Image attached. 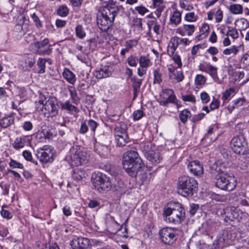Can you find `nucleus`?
<instances>
[{"label":"nucleus","instance_id":"obj_1","mask_svg":"<svg viewBox=\"0 0 249 249\" xmlns=\"http://www.w3.org/2000/svg\"><path fill=\"white\" fill-rule=\"evenodd\" d=\"M122 164L129 176L134 178L142 175V169L144 167L142 159L135 150L128 151L124 154Z\"/></svg>","mask_w":249,"mask_h":249},{"label":"nucleus","instance_id":"obj_2","mask_svg":"<svg viewBox=\"0 0 249 249\" xmlns=\"http://www.w3.org/2000/svg\"><path fill=\"white\" fill-rule=\"evenodd\" d=\"M163 212L164 220L167 222L178 225L185 218V210L178 202H170Z\"/></svg>","mask_w":249,"mask_h":249},{"label":"nucleus","instance_id":"obj_3","mask_svg":"<svg viewBox=\"0 0 249 249\" xmlns=\"http://www.w3.org/2000/svg\"><path fill=\"white\" fill-rule=\"evenodd\" d=\"M215 170L218 173L215 183L216 187L229 192L231 191L235 188L237 182L233 173L223 171L220 167H217Z\"/></svg>","mask_w":249,"mask_h":249},{"label":"nucleus","instance_id":"obj_4","mask_svg":"<svg viewBox=\"0 0 249 249\" xmlns=\"http://www.w3.org/2000/svg\"><path fill=\"white\" fill-rule=\"evenodd\" d=\"M237 234L235 229L227 228L221 231L213 241L212 249H223L231 245L236 239Z\"/></svg>","mask_w":249,"mask_h":249},{"label":"nucleus","instance_id":"obj_5","mask_svg":"<svg viewBox=\"0 0 249 249\" xmlns=\"http://www.w3.org/2000/svg\"><path fill=\"white\" fill-rule=\"evenodd\" d=\"M197 185V182L194 178L182 176L178 179V193L183 196H191L196 192Z\"/></svg>","mask_w":249,"mask_h":249},{"label":"nucleus","instance_id":"obj_6","mask_svg":"<svg viewBox=\"0 0 249 249\" xmlns=\"http://www.w3.org/2000/svg\"><path fill=\"white\" fill-rule=\"evenodd\" d=\"M91 181L95 189L100 193H106L111 188V181L110 178L102 173L92 174Z\"/></svg>","mask_w":249,"mask_h":249},{"label":"nucleus","instance_id":"obj_7","mask_svg":"<svg viewBox=\"0 0 249 249\" xmlns=\"http://www.w3.org/2000/svg\"><path fill=\"white\" fill-rule=\"evenodd\" d=\"M231 148L237 154L249 158V148L247 142L243 135L233 137L231 141Z\"/></svg>","mask_w":249,"mask_h":249},{"label":"nucleus","instance_id":"obj_8","mask_svg":"<svg viewBox=\"0 0 249 249\" xmlns=\"http://www.w3.org/2000/svg\"><path fill=\"white\" fill-rule=\"evenodd\" d=\"M160 239L166 245L174 244L178 237V229L175 228L165 227L159 232Z\"/></svg>","mask_w":249,"mask_h":249},{"label":"nucleus","instance_id":"obj_9","mask_svg":"<svg viewBox=\"0 0 249 249\" xmlns=\"http://www.w3.org/2000/svg\"><path fill=\"white\" fill-rule=\"evenodd\" d=\"M126 130L127 125L123 122L115 127L114 134L118 146H124L129 142V138Z\"/></svg>","mask_w":249,"mask_h":249},{"label":"nucleus","instance_id":"obj_10","mask_svg":"<svg viewBox=\"0 0 249 249\" xmlns=\"http://www.w3.org/2000/svg\"><path fill=\"white\" fill-rule=\"evenodd\" d=\"M141 149L146 159L153 165H156L162 160L160 153L158 151L151 149L148 144H143L141 145Z\"/></svg>","mask_w":249,"mask_h":249},{"label":"nucleus","instance_id":"obj_11","mask_svg":"<svg viewBox=\"0 0 249 249\" xmlns=\"http://www.w3.org/2000/svg\"><path fill=\"white\" fill-rule=\"evenodd\" d=\"M34 46L35 53L39 55H49L52 52L51 45L49 44L48 38H45L43 40L36 41L33 44Z\"/></svg>","mask_w":249,"mask_h":249},{"label":"nucleus","instance_id":"obj_12","mask_svg":"<svg viewBox=\"0 0 249 249\" xmlns=\"http://www.w3.org/2000/svg\"><path fill=\"white\" fill-rule=\"evenodd\" d=\"M97 24L102 32H106L113 25V22L111 21L107 13H102L101 15L97 17Z\"/></svg>","mask_w":249,"mask_h":249},{"label":"nucleus","instance_id":"obj_13","mask_svg":"<svg viewBox=\"0 0 249 249\" xmlns=\"http://www.w3.org/2000/svg\"><path fill=\"white\" fill-rule=\"evenodd\" d=\"M71 245L73 249H88L91 243L89 238L79 237L72 239Z\"/></svg>","mask_w":249,"mask_h":249},{"label":"nucleus","instance_id":"obj_14","mask_svg":"<svg viewBox=\"0 0 249 249\" xmlns=\"http://www.w3.org/2000/svg\"><path fill=\"white\" fill-rule=\"evenodd\" d=\"M71 158L72 166H78L86 163L87 161L86 153L81 151H75Z\"/></svg>","mask_w":249,"mask_h":249},{"label":"nucleus","instance_id":"obj_15","mask_svg":"<svg viewBox=\"0 0 249 249\" xmlns=\"http://www.w3.org/2000/svg\"><path fill=\"white\" fill-rule=\"evenodd\" d=\"M44 147L42 149L41 152H38L36 156L41 162L45 163H51L54 160V154L50 148L47 149Z\"/></svg>","mask_w":249,"mask_h":249},{"label":"nucleus","instance_id":"obj_16","mask_svg":"<svg viewBox=\"0 0 249 249\" xmlns=\"http://www.w3.org/2000/svg\"><path fill=\"white\" fill-rule=\"evenodd\" d=\"M111 190L115 192L116 195H122L125 193L127 191L126 185L123 180L117 178L115 179V182L111 183Z\"/></svg>","mask_w":249,"mask_h":249},{"label":"nucleus","instance_id":"obj_17","mask_svg":"<svg viewBox=\"0 0 249 249\" xmlns=\"http://www.w3.org/2000/svg\"><path fill=\"white\" fill-rule=\"evenodd\" d=\"M198 69L200 71L209 73L213 79L217 77V68L212 66L209 63H200L198 66Z\"/></svg>","mask_w":249,"mask_h":249},{"label":"nucleus","instance_id":"obj_18","mask_svg":"<svg viewBox=\"0 0 249 249\" xmlns=\"http://www.w3.org/2000/svg\"><path fill=\"white\" fill-rule=\"evenodd\" d=\"M223 211L224 221L226 222L233 221L235 219H238L239 216L238 210L234 207L227 208Z\"/></svg>","mask_w":249,"mask_h":249},{"label":"nucleus","instance_id":"obj_19","mask_svg":"<svg viewBox=\"0 0 249 249\" xmlns=\"http://www.w3.org/2000/svg\"><path fill=\"white\" fill-rule=\"evenodd\" d=\"M188 168L191 173L195 176H200L203 173L202 165L198 160H193L189 162Z\"/></svg>","mask_w":249,"mask_h":249},{"label":"nucleus","instance_id":"obj_20","mask_svg":"<svg viewBox=\"0 0 249 249\" xmlns=\"http://www.w3.org/2000/svg\"><path fill=\"white\" fill-rule=\"evenodd\" d=\"M109 69L110 67L108 66H102L99 70L95 71L94 75L98 79L107 77L111 74Z\"/></svg>","mask_w":249,"mask_h":249},{"label":"nucleus","instance_id":"obj_21","mask_svg":"<svg viewBox=\"0 0 249 249\" xmlns=\"http://www.w3.org/2000/svg\"><path fill=\"white\" fill-rule=\"evenodd\" d=\"M30 140L27 138V137L23 136L22 137L17 138L13 143V147L16 149H19L23 148L26 142H30Z\"/></svg>","mask_w":249,"mask_h":249},{"label":"nucleus","instance_id":"obj_22","mask_svg":"<svg viewBox=\"0 0 249 249\" xmlns=\"http://www.w3.org/2000/svg\"><path fill=\"white\" fill-rule=\"evenodd\" d=\"M63 77L71 84L73 85L76 82L75 74L69 69L65 68L63 72Z\"/></svg>","mask_w":249,"mask_h":249},{"label":"nucleus","instance_id":"obj_23","mask_svg":"<svg viewBox=\"0 0 249 249\" xmlns=\"http://www.w3.org/2000/svg\"><path fill=\"white\" fill-rule=\"evenodd\" d=\"M60 106L62 109L66 110L71 114L78 112V108L72 105L69 101L60 103Z\"/></svg>","mask_w":249,"mask_h":249},{"label":"nucleus","instance_id":"obj_24","mask_svg":"<svg viewBox=\"0 0 249 249\" xmlns=\"http://www.w3.org/2000/svg\"><path fill=\"white\" fill-rule=\"evenodd\" d=\"M14 122L15 118L13 116H7L0 120V126L3 128H6L14 124Z\"/></svg>","mask_w":249,"mask_h":249},{"label":"nucleus","instance_id":"obj_25","mask_svg":"<svg viewBox=\"0 0 249 249\" xmlns=\"http://www.w3.org/2000/svg\"><path fill=\"white\" fill-rule=\"evenodd\" d=\"M161 101L160 102V105H163L165 107H167L169 103H173L177 104L176 101H177V98L175 94L170 95L167 97L164 96H161Z\"/></svg>","mask_w":249,"mask_h":249},{"label":"nucleus","instance_id":"obj_26","mask_svg":"<svg viewBox=\"0 0 249 249\" xmlns=\"http://www.w3.org/2000/svg\"><path fill=\"white\" fill-rule=\"evenodd\" d=\"M85 172L80 169H75L72 171L71 177L72 178L77 181H80L85 177Z\"/></svg>","mask_w":249,"mask_h":249},{"label":"nucleus","instance_id":"obj_27","mask_svg":"<svg viewBox=\"0 0 249 249\" xmlns=\"http://www.w3.org/2000/svg\"><path fill=\"white\" fill-rule=\"evenodd\" d=\"M47 61H50V58H39L37 62V65L39 68L38 73L39 74H42L45 72L46 63Z\"/></svg>","mask_w":249,"mask_h":249},{"label":"nucleus","instance_id":"obj_28","mask_svg":"<svg viewBox=\"0 0 249 249\" xmlns=\"http://www.w3.org/2000/svg\"><path fill=\"white\" fill-rule=\"evenodd\" d=\"M56 101V98L51 97L49 99L48 101L46 102L44 105H43V108L50 114L51 116V108L52 106H54V102Z\"/></svg>","mask_w":249,"mask_h":249},{"label":"nucleus","instance_id":"obj_29","mask_svg":"<svg viewBox=\"0 0 249 249\" xmlns=\"http://www.w3.org/2000/svg\"><path fill=\"white\" fill-rule=\"evenodd\" d=\"M131 81L132 82L133 90L140 91L142 79H138L136 76H134L131 78Z\"/></svg>","mask_w":249,"mask_h":249},{"label":"nucleus","instance_id":"obj_30","mask_svg":"<svg viewBox=\"0 0 249 249\" xmlns=\"http://www.w3.org/2000/svg\"><path fill=\"white\" fill-rule=\"evenodd\" d=\"M229 10L233 14H240L243 13V7L240 4H231L230 6Z\"/></svg>","mask_w":249,"mask_h":249},{"label":"nucleus","instance_id":"obj_31","mask_svg":"<svg viewBox=\"0 0 249 249\" xmlns=\"http://www.w3.org/2000/svg\"><path fill=\"white\" fill-rule=\"evenodd\" d=\"M181 19V15L179 12L176 11L170 18V20L171 23L177 25L179 24Z\"/></svg>","mask_w":249,"mask_h":249},{"label":"nucleus","instance_id":"obj_32","mask_svg":"<svg viewBox=\"0 0 249 249\" xmlns=\"http://www.w3.org/2000/svg\"><path fill=\"white\" fill-rule=\"evenodd\" d=\"M154 74V81L153 83L160 84L162 81V73L160 71V69L157 68L153 71Z\"/></svg>","mask_w":249,"mask_h":249},{"label":"nucleus","instance_id":"obj_33","mask_svg":"<svg viewBox=\"0 0 249 249\" xmlns=\"http://www.w3.org/2000/svg\"><path fill=\"white\" fill-rule=\"evenodd\" d=\"M190 115H191V112L187 109H184L183 110L181 111L179 114V118L180 121L183 124H185L187 121L189 116Z\"/></svg>","mask_w":249,"mask_h":249},{"label":"nucleus","instance_id":"obj_34","mask_svg":"<svg viewBox=\"0 0 249 249\" xmlns=\"http://www.w3.org/2000/svg\"><path fill=\"white\" fill-rule=\"evenodd\" d=\"M68 13L69 9L65 5H61L57 10V14L62 17L67 16Z\"/></svg>","mask_w":249,"mask_h":249},{"label":"nucleus","instance_id":"obj_35","mask_svg":"<svg viewBox=\"0 0 249 249\" xmlns=\"http://www.w3.org/2000/svg\"><path fill=\"white\" fill-rule=\"evenodd\" d=\"M138 59L137 56L130 55L127 59L128 64L132 67H136L137 66Z\"/></svg>","mask_w":249,"mask_h":249},{"label":"nucleus","instance_id":"obj_36","mask_svg":"<svg viewBox=\"0 0 249 249\" xmlns=\"http://www.w3.org/2000/svg\"><path fill=\"white\" fill-rule=\"evenodd\" d=\"M75 33L76 36L80 38H83L86 36L85 32L84 31L81 25H78L76 27Z\"/></svg>","mask_w":249,"mask_h":249},{"label":"nucleus","instance_id":"obj_37","mask_svg":"<svg viewBox=\"0 0 249 249\" xmlns=\"http://www.w3.org/2000/svg\"><path fill=\"white\" fill-rule=\"evenodd\" d=\"M239 52V49L235 46H232L229 48L225 49L223 53L224 54L229 55L231 53H233L234 55L236 54Z\"/></svg>","mask_w":249,"mask_h":249},{"label":"nucleus","instance_id":"obj_38","mask_svg":"<svg viewBox=\"0 0 249 249\" xmlns=\"http://www.w3.org/2000/svg\"><path fill=\"white\" fill-rule=\"evenodd\" d=\"M22 156L26 160L31 161L35 165H37V161L33 160L32 154L30 151L28 150L23 151L22 152Z\"/></svg>","mask_w":249,"mask_h":249},{"label":"nucleus","instance_id":"obj_39","mask_svg":"<svg viewBox=\"0 0 249 249\" xmlns=\"http://www.w3.org/2000/svg\"><path fill=\"white\" fill-rule=\"evenodd\" d=\"M206 81L204 76L202 74H197L195 78V83L196 85L201 86L204 85Z\"/></svg>","mask_w":249,"mask_h":249},{"label":"nucleus","instance_id":"obj_40","mask_svg":"<svg viewBox=\"0 0 249 249\" xmlns=\"http://www.w3.org/2000/svg\"><path fill=\"white\" fill-rule=\"evenodd\" d=\"M139 63L141 67L146 68L150 63V60L145 56L142 55L139 58Z\"/></svg>","mask_w":249,"mask_h":249},{"label":"nucleus","instance_id":"obj_41","mask_svg":"<svg viewBox=\"0 0 249 249\" xmlns=\"http://www.w3.org/2000/svg\"><path fill=\"white\" fill-rule=\"evenodd\" d=\"M242 63L244 65L243 69L249 70V55L245 54L242 59Z\"/></svg>","mask_w":249,"mask_h":249},{"label":"nucleus","instance_id":"obj_42","mask_svg":"<svg viewBox=\"0 0 249 249\" xmlns=\"http://www.w3.org/2000/svg\"><path fill=\"white\" fill-rule=\"evenodd\" d=\"M197 19V16L195 15L194 12L188 13L185 16V19L189 22L196 21Z\"/></svg>","mask_w":249,"mask_h":249},{"label":"nucleus","instance_id":"obj_43","mask_svg":"<svg viewBox=\"0 0 249 249\" xmlns=\"http://www.w3.org/2000/svg\"><path fill=\"white\" fill-rule=\"evenodd\" d=\"M7 206L3 205L2 207V209L0 212L1 215L4 218H6L8 219H11L12 218L13 215L12 213L9 212L8 211L4 210V207H6Z\"/></svg>","mask_w":249,"mask_h":249},{"label":"nucleus","instance_id":"obj_44","mask_svg":"<svg viewBox=\"0 0 249 249\" xmlns=\"http://www.w3.org/2000/svg\"><path fill=\"white\" fill-rule=\"evenodd\" d=\"M183 29L187 32L188 36H191L195 31V27L194 25L184 24L183 25Z\"/></svg>","mask_w":249,"mask_h":249},{"label":"nucleus","instance_id":"obj_45","mask_svg":"<svg viewBox=\"0 0 249 249\" xmlns=\"http://www.w3.org/2000/svg\"><path fill=\"white\" fill-rule=\"evenodd\" d=\"M69 91L73 103L77 104L79 102V99L77 96L76 90L74 89L73 90L70 89Z\"/></svg>","mask_w":249,"mask_h":249},{"label":"nucleus","instance_id":"obj_46","mask_svg":"<svg viewBox=\"0 0 249 249\" xmlns=\"http://www.w3.org/2000/svg\"><path fill=\"white\" fill-rule=\"evenodd\" d=\"M9 166L12 168H18L19 169H23L24 167L22 164L17 161L16 160L11 159L9 163Z\"/></svg>","mask_w":249,"mask_h":249},{"label":"nucleus","instance_id":"obj_47","mask_svg":"<svg viewBox=\"0 0 249 249\" xmlns=\"http://www.w3.org/2000/svg\"><path fill=\"white\" fill-rule=\"evenodd\" d=\"M26 18L24 16L22 17L19 19H18V22L16 25V27L18 30H23V26L25 25L24 22Z\"/></svg>","mask_w":249,"mask_h":249},{"label":"nucleus","instance_id":"obj_48","mask_svg":"<svg viewBox=\"0 0 249 249\" xmlns=\"http://www.w3.org/2000/svg\"><path fill=\"white\" fill-rule=\"evenodd\" d=\"M53 131L54 130L52 128L47 130H44L43 131L44 137L48 139L53 138V136L55 135Z\"/></svg>","mask_w":249,"mask_h":249},{"label":"nucleus","instance_id":"obj_49","mask_svg":"<svg viewBox=\"0 0 249 249\" xmlns=\"http://www.w3.org/2000/svg\"><path fill=\"white\" fill-rule=\"evenodd\" d=\"M206 225L207 226V231L209 232H213L215 230V223L214 222L210 220L207 221L206 222Z\"/></svg>","mask_w":249,"mask_h":249},{"label":"nucleus","instance_id":"obj_50","mask_svg":"<svg viewBox=\"0 0 249 249\" xmlns=\"http://www.w3.org/2000/svg\"><path fill=\"white\" fill-rule=\"evenodd\" d=\"M143 116V112L140 109L135 111L133 113V119L135 121L139 120Z\"/></svg>","mask_w":249,"mask_h":249},{"label":"nucleus","instance_id":"obj_51","mask_svg":"<svg viewBox=\"0 0 249 249\" xmlns=\"http://www.w3.org/2000/svg\"><path fill=\"white\" fill-rule=\"evenodd\" d=\"M25 63L28 67L32 68L36 63L35 58L32 55H29L26 59Z\"/></svg>","mask_w":249,"mask_h":249},{"label":"nucleus","instance_id":"obj_52","mask_svg":"<svg viewBox=\"0 0 249 249\" xmlns=\"http://www.w3.org/2000/svg\"><path fill=\"white\" fill-rule=\"evenodd\" d=\"M170 43L171 45L170 47V49L168 50V52L169 54L170 55H173L174 54L177 48H178V46L175 45V41L173 40L172 38L170 40Z\"/></svg>","mask_w":249,"mask_h":249},{"label":"nucleus","instance_id":"obj_53","mask_svg":"<svg viewBox=\"0 0 249 249\" xmlns=\"http://www.w3.org/2000/svg\"><path fill=\"white\" fill-rule=\"evenodd\" d=\"M245 101L246 100L244 98H239L233 101L234 103L232 106V108H234L235 107L242 106Z\"/></svg>","mask_w":249,"mask_h":249},{"label":"nucleus","instance_id":"obj_54","mask_svg":"<svg viewBox=\"0 0 249 249\" xmlns=\"http://www.w3.org/2000/svg\"><path fill=\"white\" fill-rule=\"evenodd\" d=\"M199 208V205L196 204H190L189 212L191 215H194Z\"/></svg>","mask_w":249,"mask_h":249},{"label":"nucleus","instance_id":"obj_55","mask_svg":"<svg viewBox=\"0 0 249 249\" xmlns=\"http://www.w3.org/2000/svg\"><path fill=\"white\" fill-rule=\"evenodd\" d=\"M173 75L175 76V78L177 82H180L182 81L184 79V75L183 72L181 71H178L173 73Z\"/></svg>","mask_w":249,"mask_h":249},{"label":"nucleus","instance_id":"obj_56","mask_svg":"<svg viewBox=\"0 0 249 249\" xmlns=\"http://www.w3.org/2000/svg\"><path fill=\"white\" fill-rule=\"evenodd\" d=\"M137 41L136 40H130L125 42V46L129 50L130 49L135 46L137 44Z\"/></svg>","mask_w":249,"mask_h":249},{"label":"nucleus","instance_id":"obj_57","mask_svg":"<svg viewBox=\"0 0 249 249\" xmlns=\"http://www.w3.org/2000/svg\"><path fill=\"white\" fill-rule=\"evenodd\" d=\"M182 99L184 101H188L194 103H196L195 97L193 95H182Z\"/></svg>","mask_w":249,"mask_h":249},{"label":"nucleus","instance_id":"obj_58","mask_svg":"<svg viewBox=\"0 0 249 249\" xmlns=\"http://www.w3.org/2000/svg\"><path fill=\"white\" fill-rule=\"evenodd\" d=\"M86 103L89 105H93L95 102L96 99L93 96L90 95H86L85 96Z\"/></svg>","mask_w":249,"mask_h":249},{"label":"nucleus","instance_id":"obj_59","mask_svg":"<svg viewBox=\"0 0 249 249\" xmlns=\"http://www.w3.org/2000/svg\"><path fill=\"white\" fill-rule=\"evenodd\" d=\"M88 125L90 129V130L94 132L98 126V124L97 122L94 121V120L92 119H90L88 121Z\"/></svg>","mask_w":249,"mask_h":249},{"label":"nucleus","instance_id":"obj_60","mask_svg":"<svg viewBox=\"0 0 249 249\" xmlns=\"http://www.w3.org/2000/svg\"><path fill=\"white\" fill-rule=\"evenodd\" d=\"M135 10L141 15H144L145 13L149 12V10L145 7L142 6H137Z\"/></svg>","mask_w":249,"mask_h":249},{"label":"nucleus","instance_id":"obj_61","mask_svg":"<svg viewBox=\"0 0 249 249\" xmlns=\"http://www.w3.org/2000/svg\"><path fill=\"white\" fill-rule=\"evenodd\" d=\"M200 98L202 102L204 104L207 103L210 101V97L206 92L201 93Z\"/></svg>","mask_w":249,"mask_h":249},{"label":"nucleus","instance_id":"obj_62","mask_svg":"<svg viewBox=\"0 0 249 249\" xmlns=\"http://www.w3.org/2000/svg\"><path fill=\"white\" fill-rule=\"evenodd\" d=\"M32 18L34 21L36 23V25L37 27H41L42 26L41 22L35 13L32 15Z\"/></svg>","mask_w":249,"mask_h":249},{"label":"nucleus","instance_id":"obj_63","mask_svg":"<svg viewBox=\"0 0 249 249\" xmlns=\"http://www.w3.org/2000/svg\"><path fill=\"white\" fill-rule=\"evenodd\" d=\"M134 25L138 27L141 30L142 29V19L140 18H136L133 20Z\"/></svg>","mask_w":249,"mask_h":249},{"label":"nucleus","instance_id":"obj_64","mask_svg":"<svg viewBox=\"0 0 249 249\" xmlns=\"http://www.w3.org/2000/svg\"><path fill=\"white\" fill-rule=\"evenodd\" d=\"M205 114L204 113H200L198 115H194L192 119V121L193 122H197L200 121L204 116Z\"/></svg>","mask_w":249,"mask_h":249}]
</instances>
